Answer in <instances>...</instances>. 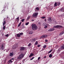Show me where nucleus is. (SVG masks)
<instances>
[{"instance_id":"f257e3e1","label":"nucleus","mask_w":64,"mask_h":64,"mask_svg":"<svg viewBox=\"0 0 64 64\" xmlns=\"http://www.w3.org/2000/svg\"><path fill=\"white\" fill-rule=\"evenodd\" d=\"M32 28L33 30H36L38 29V27L37 25L34 24H32Z\"/></svg>"},{"instance_id":"f03ea898","label":"nucleus","mask_w":64,"mask_h":64,"mask_svg":"<svg viewBox=\"0 0 64 64\" xmlns=\"http://www.w3.org/2000/svg\"><path fill=\"white\" fill-rule=\"evenodd\" d=\"M24 55V54H20L19 56L17 58V60L18 61L21 60L23 58Z\"/></svg>"},{"instance_id":"7ed1b4c3","label":"nucleus","mask_w":64,"mask_h":64,"mask_svg":"<svg viewBox=\"0 0 64 64\" xmlns=\"http://www.w3.org/2000/svg\"><path fill=\"white\" fill-rule=\"evenodd\" d=\"M54 28H63V26L60 25H55L53 26Z\"/></svg>"},{"instance_id":"20e7f679","label":"nucleus","mask_w":64,"mask_h":64,"mask_svg":"<svg viewBox=\"0 0 64 64\" xmlns=\"http://www.w3.org/2000/svg\"><path fill=\"white\" fill-rule=\"evenodd\" d=\"M38 12H35L32 15V17L33 18H37V16H38Z\"/></svg>"},{"instance_id":"39448f33","label":"nucleus","mask_w":64,"mask_h":64,"mask_svg":"<svg viewBox=\"0 0 64 64\" xmlns=\"http://www.w3.org/2000/svg\"><path fill=\"white\" fill-rule=\"evenodd\" d=\"M20 50L21 51H23L25 50V48L23 46H20Z\"/></svg>"},{"instance_id":"423d86ee","label":"nucleus","mask_w":64,"mask_h":64,"mask_svg":"<svg viewBox=\"0 0 64 64\" xmlns=\"http://www.w3.org/2000/svg\"><path fill=\"white\" fill-rule=\"evenodd\" d=\"M18 46V44H15L12 47V49H15L17 47V46Z\"/></svg>"},{"instance_id":"0eeeda50","label":"nucleus","mask_w":64,"mask_h":64,"mask_svg":"<svg viewBox=\"0 0 64 64\" xmlns=\"http://www.w3.org/2000/svg\"><path fill=\"white\" fill-rule=\"evenodd\" d=\"M48 37V35H43L41 37V38H46L47 37Z\"/></svg>"},{"instance_id":"6e6552de","label":"nucleus","mask_w":64,"mask_h":64,"mask_svg":"<svg viewBox=\"0 0 64 64\" xmlns=\"http://www.w3.org/2000/svg\"><path fill=\"white\" fill-rule=\"evenodd\" d=\"M54 30H55V28H50V29H49L48 31L50 32H52V31H53Z\"/></svg>"},{"instance_id":"1a4fd4ad","label":"nucleus","mask_w":64,"mask_h":64,"mask_svg":"<svg viewBox=\"0 0 64 64\" xmlns=\"http://www.w3.org/2000/svg\"><path fill=\"white\" fill-rule=\"evenodd\" d=\"M17 20V23H18L19 21V16H18V17L16 18V21Z\"/></svg>"},{"instance_id":"9d476101","label":"nucleus","mask_w":64,"mask_h":64,"mask_svg":"<svg viewBox=\"0 0 64 64\" xmlns=\"http://www.w3.org/2000/svg\"><path fill=\"white\" fill-rule=\"evenodd\" d=\"M13 55H14V53H13V52L12 53L10 52V57H12V56H13Z\"/></svg>"},{"instance_id":"9b49d317","label":"nucleus","mask_w":64,"mask_h":64,"mask_svg":"<svg viewBox=\"0 0 64 64\" xmlns=\"http://www.w3.org/2000/svg\"><path fill=\"white\" fill-rule=\"evenodd\" d=\"M12 62H13L11 60H10L8 62V64H10V63H12Z\"/></svg>"},{"instance_id":"f8f14e48","label":"nucleus","mask_w":64,"mask_h":64,"mask_svg":"<svg viewBox=\"0 0 64 64\" xmlns=\"http://www.w3.org/2000/svg\"><path fill=\"white\" fill-rule=\"evenodd\" d=\"M64 33V31H63L62 32H60L59 34V36H61L62 34H63Z\"/></svg>"},{"instance_id":"ddd939ff","label":"nucleus","mask_w":64,"mask_h":64,"mask_svg":"<svg viewBox=\"0 0 64 64\" xmlns=\"http://www.w3.org/2000/svg\"><path fill=\"white\" fill-rule=\"evenodd\" d=\"M36 40H37L36 38H34L32 40V41H33V42H35Z\"/></svg>"},{"instance_id":"4468645a","label":"nucleus","mask_w":64,"mask_h":64,"mask_svg":"<svg viewBox=\"0 0 64 64\" xmlns=\"http://www.w3.org/2000/svg\"><path fill=\"white\" fill-rule=\"evenodd\" d=\"M48 21H49V22H51V21H52V20H51V18H49L48 19Z\"/></svg>"},{"instance_id":"2eb2a0df","label":"nucleus","mask_w":64,"mask_h":64,"mask_svg":"<svg viewBox=\"0 0 64 64\" xmlns=\"http://www.w3.org/2000/svg\"><path fill=\"white\" fill-rule=\"evenodd\" d=\"M60 49H64V45L63 46H62L60 47Z\"/></svg>"},{"instance_id":"dca6fc26","label":"nucleus","mask_w":64,"mask_h":64,"mask_svg":"<svg viewBox=\"0 0 64 64\" xmlns=\"http://www.w3.org/2000/svg\"><path fill=\"white\" fill-rule=\"evenodd\" d=\"M16 36L18 37H20L21 36L20 35V34H17V35Z\"/></svg>"},{"instance_id":"f3484780","label":"nucleus","mask_w":64,"mask_h":64,"mask_svg":"<svg viewBox=\"0 0 64 64\" xmlns=\"http://www.w3.org/2000/svg\"><path fill=\"white\" fill-rule=\"evenodd\" d=\"M6 21H5V20H4V22L3 24V25L4 26V25H5V24H6Z\"/></svg>"},{"instance_id":"a211bd4d","label":"nucleus","mask_w":64,"mask_h":64,"mask_svg":"<svg viewBox=\"0 0 64 64\" xmlns=\"http://www.w3.org/2000/svg\"><path fill=\"white\" fill-rule=\"evenodd\" d=\"M31 18V16H28L27 18V20H28L30 19V18Z\"/></svg>"},{"instance_id":"6ab92c4d","label":"nucleus","mask_w":64,"mask_h":64,"mask_svg":"<svg viewBox=\"0 0 64 64\" xmlns=\"http://www.w3.org/2000/svg\"><path fill=\"white\" fill-rule=\"evenodd\" d=\"M21 23H22V22H20V23L18 24V27H20V25H21Z\"/></svg>"},{"instance_id":"aec40b11","label":"nucleus","mask_w":64,"mask_h":64,"mask_svg":"<svg viewBox=\"0 0 64 64\" xmlns=\"http://www.w3.org/2000/svg\"><path fill=\"white\" fill-rule=\"evenodd\" d=\"M45 26H47V27H48H48H49V26L50 25H49V24H47L46 23Z\"/></svg>"},{"instance_id":"412c9836","label":"nucleus","mask_w":64,"mask_h":64,"mask_svg":"<svg viewBox=\"0 0 64 64\" xmlns=\"http://www.w3.org/2000/svg\"><path fill=\"white\" fill-rule=\"evenodd\" d=\"M49 57L50 58H51L52 57V55L51 54H50L49 56Z\"/></svg>"},{"instance_id":"4be33fe9","label":"nucleus","mask_w":64,"mask_h":64,"mask_svg":"<svg viewBox=\"0 0 64 64\" xmlns=\"http://www.w3.org/2000/svg\"><path fill=\"white\" fill-rule=\"evenodd\" d=\"M29 33L30 34H32L33 33V32L32 31H30L29 32Z\"/></svg>"},{"instance_id":"5701e85b","label":"nucleus","mask_w":64,"mask_h":64,"mask_svg":"<svg viewBox=\"0 0 64 64\" xmlns=\"http://www.w3.org/2000/svg\"><path fill=\"white\" fill-rule=\"evenodd\" d=\"M20 35L22 36V35H23V33L22 32L20 33Z\"/></svg>"},{"instance_id":"b1692460","label":"nucleus","mask_w":64,"mask_h":64,"mask_svg":"<svg viewBox=\"0 0 64 64\" xmlns=\"http://www.w3.org/2000/svg\"><path fill=\"white\" fill-rule=\"evenodd\" d=\"M63 10V8H62L61 9H60V11L61 12H62V11Z\"/></svg>"},{"instance_id":"393cba45","label":"nucleus","mask_w":64,"mask_h":64,"mask_svg":"<svg viewBox=\"0 0 64 64\" xmlns=\"http://www.w3.org/2000/svg\"><path fill=\"white\" fill-rule=\"evenodd\" d=\"M7 6V5H6V4H5V6L4 7V9H5L6 8V6Z\"/></svg>"},{"instance_id":"a878e982","label":"nucleus","mask_w":64,"mask_h":64,"mask_svg":"<svg viewBox=\"0 0 64 64\" xmlns=\"http://www.w3.org/2000/svg\"><path fill=\"white\" fill-rule=\"evenodd\" d=\"M60 4V2H58V3L57 5H58V6H59Z\"/></svg>"},{"instance_id":"bb28decb","label":"nucleus","mask_w":64,"mask_h":64,"mask_svg":"<svg viewBox=\"0 0 64 64\" xmlns=\"http://www.w3.org/2000/svg\"><path fill=\"white\" fill-rule=\"evenodd\" d=\"M57 4L56 3V2H55L54 4V6H57Z\"/></svg>"},{"instance_id":"cd10ccee","label":"nucleus","mask_w":64,"mask_h":64,"mask_svg":"<svg viewBox=\"0 0 64 64\" xmlns=\"http://www.w3.org/2000/svg\"><path fill=\"white\" fill-rule=\"evenodd\" d=\"M46 45H44L43 46L44 48H46Z\"/></svg>"},{"instance_id":"c85d7f7f","label":"nucleus","mask_w":64,"mask_h":64,"mask_svg":"<svg viewBox=\"0 0 64 64\" xmlns=\"http://www.w3.org/2000/svg\"><path fill=\"white\" fill-rule=\"evenodd\" d=\"M4 47H1V49L2 50H3L4 49Z\"/></svg>"},{"instance_id":"c756f323","label":"nucleus","mask_w":64,"mask_h":64,"mask_svg":"<svg viewBox=\"0 0 64 64\" xmlns=\"http://www.w3.org/2000/svg\"><path fill=\"white\" fill-rule=\"evenodd\" d=\"M38 41H36L35 44V45H37L38 44Z\"/></svg>"},{"instance_id":"7c9ffc66","label":"nucleus","mask_w":64,"mask_h":64,"mask_svg":"<svg viewBox=\"0 0 64 64\" xmlns=\"http://www.w3.org/2000/svg\"><path fill=\"white\" fill-rule=\"evenodd\" d=\"M21 27H22L23 28H24V25H22L21 26Z\"/></svg>"},{"instance_id":"2f4dec72","label":"nucleus","mask_w":64,"mask_h":64,"mask_svg":"<svg viewBox=\"0 0 64 64\" xmlns=\"http://www.w3.org/2000/svg\"><path fill=\"white\" fill-rule=\"evenodd\" d=\"M36 9L37 10H39V8L38 7H37L36 8Z\"/></svg>"},{"instance_id":"473e14b6","label":"nucleus","mask_w":64,"mask_h":64,"mask_svg":"<svg viewBox=\"0 0 64 64\" xmlns=\"http://www.w3.org/2000/svg\"><path fill=\"white\" fill-rule=\"evenodd\" d=\"M5 36L6 37H8V36H9V34H6V35H5Z\"/></svg>"},{"instance_id":"72a5a7b5","label":"nucleus","mask_w":64,"mask_h":64,"mask_svg":"<svg viewBox=\"0 0 64 64\" xmlns=\"http://www.w3.org/2000/svg\"><path fill=\"white\" fill-rule=\"evenodd\" d=\"M34 57H32V58L30 60H33V59H34Z\"/></svg>"},{"instance_id":"f704fd0d","label":"nucleus","mask_w":64,"mask_h":64,"mask_svg":"<svg viewBox=\"0 0 64 64\" xmlns=\"http://www.w3.org/2000/svg\"><path fill=\"white\" fill-rule=\"evenodd\" d=\"M61 16V17H64V15L63 14H62Z\"/></svg>"},{"instance_id":"c9c22d12","label":"nucleus","mask_w":64,"mask_h":64,"mask_svg":"<svg viewBox=\"0 0 64 64\" xmlns=\"http://www.w3.org/2000/svg\"><path fill=\"white\" fill-rule=\"evenodd\" d=\"M3 29L4 30H5V26H4V27H3Z\"/></svg>"},{"instance_id":"e433bc0d","label":"nucleus","mask_w":64,"mask_h":64,"mask_svg":"<svg viewBox=\"0 0 64 64\" xmlns=\"http://www.w3.org/2000/svg\"><path fill=\"white\" fill-rule=\"evenodd\" d=\"M30 55H31L32 56H33L34 55V54L32 53Z\"/></svg>"},{"instance_id":"4c0bfd02","label":"nucleus","mask_w":64,"mask_h":64,"mask_svg":"<svg viewBox=\"0 0 64 64\" xmlns=\"http://www.w3.org/2000/svg\"><path fill=\"white\" fill-rule=\"evenodd\" d=\"M5 10L4 9L2 11V12H5Z\"/></svg>"},{"instance_id":"58836bf2","label":"nucleus","mask_w":64,"mask_h":64,"mask_svg":"<svg viewBox=\"0 0 64 64\" xmlns=\"http://www.w3.org/2000/svg\"><path fill=\"white\" fill-rule=\"evenodd\" d=\"M4 47V44H2V46H1V47Z\"/></svg>"},{"instance_id":"ea45409f","label":"nucleus","mask_w":64,"mask_h":64,"mask_svg":"<svg viewBox=\"0 0 64 64\" xmlns=\"http://www.w3.org/2000/svg\"><path fill=\"white\" fill-rule=\"evenodd\" d=\"M24 20H25L24 19H22V22H24Z\"/></svg>"},{"instance_id":"a19ab883","label":"nucleus","mask_w":64,"mask_h":64,"mask_svg":"<svg viewBox=\"0 0 64 64\" xmlns=\"http://www.w3.org/2000/svg\"><path fill=\"white\" fill-rule=\"evenodd\" d=\"M41 18H42V19H44L45 18V17H44V16L42 17Z\"/></svg>"},{"instance_id":"79ce46f5","label":"nucleus","mask_w":64,"mask_h":64,"mask_svg":"<svg viewBox=\"0 0 64 64\" xmlns=\"http://www.w3.org/2000/svg\"><path fill=\"white\" fill-rule=\"evenodd\" d=\"M29 22L27 23L26 24V25H28V24H29Z\"/></svg>"},{"instance_id":"37998d69","label":"nucleus","mask_w":64,"mask_h":64,"mask_svg":"<svg viewBox=\"0 0 64 64\" xmlns=\"http://www.w3.org/2000/svg\"><path fill=\"white\" fill-rule=\"evenodd\" d=\"M42 25L44 26H45V24L44 23H43L42 24Z\"/></svg>"},{"instance_id":"c03bdc74","label":"nucleus","mask_w":64,"mask_h":64,"mask_svg":"<svg viewBox=\"0 0 64 64\" xmlns=\"http://www.w3.org/2000/svg\"><path fill=\"white\" fill-rule=\"evenodd\" d=\"M47 28V26H45L44 27V28Z\"/></svg>"},{"instance_id":"a18cd8bd","label":"nucleus","mask_w":64,"mask_h":64,"mask_svg":"<svg viewBox=\"0 0 64 64\" xmlns=\"http://www.w3.org/2000/svg\"><path fill=\"white\" fill-rule=\"evenodd\" d=\"M40 46H41V45H38V47H40Z\"/></svg>"},{"instance_id":"49530a36","label":"nucleus","mask_w":64,"mask_h":64,"mask_svg":"<svg viewBox=\"0 0 64 64\" xmlns=\"http://www.w3.org/2000/svg\"><path fill=\"white\" fill-rule=\"evenodd\" d=\"M31 45V44L30 43L28 45V46H30Z\"/></svg>"},{"instance_id":"de8ad7c7","label":"nucleus","mask_w":64,"mask_h":64,"mask_svg":"<svg viewBox=\"0 0 64 64\" xmlns=\"http://www.w3.org/2000/svg\"><path fill=\"white\" fill-rule=\"evenodd\" d=\"M44 21L45 22H47V20H46V18H45L44 19Z\"/></svg>"},{"instance_id":"09e8293b","label":"nucleus","mask_w":64,"mask_h":64,"mask_svg":"<svg viewBox=\"0 0 64 64\" xmlns=\"http://www.w3.org/2000/svg\"><path fill=\"white\" fill-rule=\"evenodd\" d=\"M46 57H47L46 56H44V58L45 59L46 58Z\"/></svg>"},{"instance_id":"8fccbe9b","label":"nucleus","mask_w":64,"mask_h":64,"mask_svg":"<svg viewBox=\"0 0 64 64\" xmlns=\"http://www.w3.org/2000/svg\"><path fill=\"white\" fill-rule=\"evenodd\" d=\"M40 57H39L38 58V60H39L40 59Z\"/></svg>"},{"instance_id":"3c124183","label":"nucleus","mask_w":64,"mask_h":64,"mask_svg":"<svg viewBox=\"0 0 64 64\" xmlns=\"http://www.w3.org/2000/svg\"><path fill=\"white\" fill-rule=\"evenodd\" d=\"M32 56L30 54L29 56V57L30 58L31 57H32Z\"/></svg>"},{"instance_id":"603ef678","label":"nucleus","mask_w":64,"mask_h":64,"mask_svg":"<svg viewBox=\"0 0 64 64\" xmlns=\"http://www.w3.org/2000/svg\"><path fill=\"white\" fill-rule=\"evenodd\" d=\"M25 61V59H24L23 60H22V62H24V61Z\"/></svg>"},{"instance_id":"864d4df0","label":"nucleus","mask_w":64,"mask_h":64,"mask_svg":"<svg viewBox=\"0 0 64 64\" xmlns=\"http://www.w3.org/2000/svg\"><path fill=\"white\" fill-rule=\"evenodd\" d=\"M14 64H17V62H14Z\"/></svg>"},{"instance_id":"5fc2aeb1","label":"nucleus","mask_w":64,"mask_h":64,"mask_svg":"<svg viewBox=\"0 0 64 64\" xmlns=\"http://www.w3.org/2000/svg\"><path fill=\"white\" fill-rule=\"evenodd\" d=\"M38 25H40V22H39L38 23Z\"/></svg>"},{"instance_id":"6e6d98bb","label":"nucleus","mask_w":64,"mask_h":64,"mask_svg":"<svg viewBox=\"0 0 64 64\" xmlns=\"http://www.w3.org/2000/svg\"><path fill=\"white\" fill-rule=\"evenodd\" d=\"M51 51H49L48 52V53H51Z\"/></svg>"},{"instance_id":"4d7b16f0","label":"nucleus","mask_w":64,"mask_h":64,"mask_svg":"<svg viewBox=\"0 0 64 64\" xmlns=\"http://www.w3.org/2000/svg\"><path fill=\"white\" fill-rule=\"evenodd\" d=\"M45 42H47L48 41V40H45Z\"/></svg>"},{"instance_id":"13d9d810","label":"nucleus","mask_w":64,"mask_h":64,"mask_svg":"<svg viewBox=\"0 0 64 64\" xmlns=\"http://www.w3.org/2000/svg\"><path fill=\"white\" fill-rule=\"evenodd\" d=\"M53 21L54 22H56V21H55V20H53Z\"/></svg>"},{"instance_id":"bf43d9fd","label":"nucleus","mask_w":64,"mask_h":64,"mask_svg":"<svg viewBox=\"0 0 64 64\" xmlns=\"http://www.w3.org/2000/svg\"><path fill=\"white\" fill-rule=\"evenodd\" d=\"M52 49L51 50H50V51L51 52H52Z\"/></svg>"},{"instance_id":"052dcab7","label":"nucleus","mask_w":64,"mask_h":64,"mask_svg":"<svg viewBox=\"0 0 64 64\" xmlns=\"http://www.w3.org/2000/svg\"><path fill=\"white\" fill-rule=\"evenodd\" d=\"M7 18L8 19L9 18V17L8 16H7Z\"/></svg>"},{"instance_id":"680f3d73","label":"nucleus","mask_w":64,"mask_h":64,"mask_svg":"<svg viewBox=\"0 0 64 64\" xmlns=\"http://www.w3.org/2000/svg\"><path fill=\"white\" fill-rule=\"evenodd\" d=\"M11 60H14V58H12L11 59Z\"/></svg>"},{"instance_id":"e2e57ef3","label":"nucleus","mask_w":64,"mask_h":64,"mask_svg":"<svg viewBox=\"0 0 64 64\" xmlns=\"http://www.w3.org/2000/svg\"><path fill=\"white\" fill-rule=\"evenodd\" d=\"M34 20H32V21H34Z\"/></svg>"}]
</instances>
